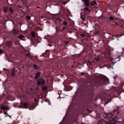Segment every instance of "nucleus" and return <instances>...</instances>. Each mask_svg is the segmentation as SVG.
<instances>
[{"instance_id": "f257e3e1", "label": "nucleus", "mask_w": 124, "mask_h": 124, "mask_svg": "<svg viewBox=\"0 0 124 124\" xmlns=\"http://www.w3.org/2000/svg\"><path fill=\"white\" fill-rule=\"evenodd\" d=\"M28 103L23 102L21 103L20 105L19 106V107L20 108L26 109L28 108Z\"/></svg>"}, {"instance_id": "f03ea898", "label": "nucleus", "mask_w": 124, "mask_h": 124, "mask_svg": "<svg viewBox=\"0 0 124 124\" xmlns=\"http://www.w3.org/2000/svg\"><path fill=\"white\" fill-rule=\"evenodd\" d=\"M37 82L38 85L40 86L43 85L45 83V81L42 78H40L38 79Z\"/></svg>"}, {"instance_id": "7ed1b4c3", "label": "nucleus", "mask_w": 124, "mask_h": 124, "mask_svg": "<svg viewBox=\"0 0 124 124\" xmlns=\"http://www.w3.org/2000/svg\"><path fill=\"white\" fill-rule=\"evenodd\" d=\"M113 112L112 113H109L106 114L105 117L107 119H108L111 118L113 116Z\"/></svg>"}, {"instance_id": "20e7f679", "label": "nucleus", "mask_w": 124, "mask_h": 124, "mask_svg": "<svg viewBox=\"0 0 124 124\" xmlns=\"http://www.w3.org/2000/svg\"><path fill=\"white\" fill-rule=\"evenodd\" d=\"M117 117L113 118L112 119L109 121V123L111 124H114L116 123L117 121L116 119Z\"/></svg>"}, {"instance_id": "39448f33", "label": "nucleus", "mask_w": 124, "mask_h": 124, "mask_svg": "<svg viewBox=\"0 0 124 124\" xmlns=\"http://www.w3.org/2000/svg\"><path fill=\"white\" fill-rule=\"evenodd\" d=\"M30 34L31 35V37L33 38L35 37V33L34 31H31L30 33Z\"/></svg>"}, {"instance_id": "423d86ee", "label": "nucleus", "mask_w": 124, "mask_h": 124, "mask_svg": "<svg viewBox=\"0 0 124 124\" xmlns=\"http://www.w3.org/2000/svg\"><path fill=\"white\" fill-rule=\"evenodd\" d=\"M84 1L85 2V5L86 6H88L89 5V3L88 0H84Z\"/></svg>"}, {"instance_id": "0eeeda50", "label": "nucleus", "mask_w": 124, "mask_h": 124, "mask_svg": "<svg viewBox=\"0 0 124 124\" xmlns=\"http://www.w3.org/2000/svg\"><path fill=\"white\" fill-rule=\"evenodd\" d=\"M105 122V121L104 120L102 119L99 121L98 124H104Z\"/></svg>"}, {"instance_id": "6e6552de", "label": "nucleus", "mask_w": 124, "mask_h": 124, "mask_svg": "<svg viewBox=\"0 0 124 124\" xmlns=\"http://www.w3.org/2000/svg\"><path fill=\"white\" fill-rule=\"evenodd\" d=\"M1 108L3 110H7L8 109V107L3 106H1Z\"/></svg>"}, {"instance_id": "1a4fd4ad", "label": "nucleus", "mask_w": 124, "mask_h": 124, "mask_svg": "<svg viewBox=\"0 0 124 124\" xmlns=\"http://www.w3.org/2000/svg\"><path fill=\"white\" fill-rule=\"evenodd\" d=\"M40 72H38L36 75L35 78L36 79L38 78L40 75Z\"/></svg>"}, {"instance_id": "9d476101", "label": "nucleus", "mask_w": 124, "mask_h": 124, "mask_svg": "<svg viewBox=\"0 0 124 124\" xmlns=\"http://www.w3.org/2000/svg\"><path fill=\"white\" fill-rule=\"evenodd\" d=\"M33 67L35 69H38L39 68V66L37 65L36 64H34L33 65Z\"/></svg>"}, {"instance_id": "9b49d317", "label": "nucleus", "mask_w": 124, "mask_h": 124, "mask_svg": "<svg viewBox=\"0 0 124 124\" xmlns=\"http://www.w3.org/2000/svg\"><path fill=\"white\" fill-rule=\"evenodd\" d=\"M97 3L95 1H93L91 3V6H93L95 5H96Z\"/></svg>"}, {"instance_id": "f8f14e48", "label": "nucleus", "mask_w": 124, "mask_h": 124, "mask_svg": "<svg viewBox=\"0 0 124 124\" xmlns=\"http://www.w3.org/2000/svg\"><path fill=\"white\" fill-rule=\"evenodd\" d=\"M3 113L5 115H6V114H7V115L6 116H5V117H7L8 116L10 118H11V116H10L9 115H8L7 114V112H5V111H4Z\"/></svg>"}, {"instance_id": "ddd939ff", "label": "nucleus", "mask_w": 124, "mask_h": 124, "mask_svg": "<svg viewBox=\"0 0 124 124\" xmlns=\"http://www.w3.org/2000/svg\"><path fill=\"white\" fill-rule=\"evenodd\" d=\"M8 9V8L7 7H5L4 8V11L5 12H7Z\"/></svg>"}, {"instance_id": "4468645a", "label": "nucleus", "mask_w": 124, "mask_h": 124, "mask_svg": "<svg viewBox=\"0 0 124 124\" xmlns=\"http://www.w3.org/2000/svg\"><path fill=\"white\" fill-rule=\"evenodd\" d=\"M47 89V87L46 86H44L42 88V89L43 91H45Z\"/></svg>"}, {"instance_id": "2eb2a0df", "label": "nucleus", "mask_w": 124, "mask_h": 124, "mask_svg": "<svg viewBox=\"0 0 124 124\" xmlns=\"http://www.w3.org/2000/svg\"><path fill=\"white\" fill-rule=\"evenodd\" d=\"M64 25H67L68 24V23H67L66 21H64L62 23Z\"/></svg>"}, {"instance_id": "dca6fc26", "label": "nucleus", "mask_w": 124, "mask_h": 124, "mask_svg": "<svg viewBox=\"0 0 124 124\" xmlns=\"http://www.w3.org/2000/svg\"><path fill=\"white\" fill-rule=\"evenodd\" d=\"M14 75V70H12L11 72V75L12 76H13Z\"/></svg>"}, {"instance_id": "f3484780", "label": "nucleus", "mask_w": 124, "mask_h": 124, "mask_svg": "<svg viewBox=\"0 0 124 124\" xmlns=\"http://www.w3.org/2000/svg\"><path fill=\"white\" fill-rule=\"evenodd\" d=\"M23 37V35L22 34L20 35V36H18V38H19L20 39H22V38Z\"/></svg>"}, {"instance_id": "a211bd4d", "label": "nucleus", "mask_w": 124, "mask_h": 124, "mask_svg": "<svg viewBox=\"0 0 124 124\" xmlns=\"http://www.w3.org/2000/svg\"><path fill=\"white\" fill-rule=\"evenodd\" d=\"M26 18L28 20L30 19V17L29 16H26Z\"/></svg>"}, {"instance_id": "6ab92c4d", "label": "nucleus", "mask_w": 124, "mask_h": 124, "mask_svg": "<svg viewBox=\"0 0 124 124\" xmlns=\"http://www.w3.org/2000/svg\"><path fill=\"white\" fill-rule=\"evenodd\" d=\"M109 19L111 20H112L114 19V18L113 16H110L109 17Z\"/></svg>"}, {"instance_id": "aec40b11", "label": "nucleus", "mask_w": 124, "mask_h": 124, "mask_svg": "<svg viewBox=\"0 0 124 124\" xmlns=\"http://www.w3.org/2000/svg\"><path fill=\"white\" fill-rule=\"evenodd\" d=\"M8 10L9 11H10L11 13H12L13 11L12 9L11 8H9Z\"/></svg>"}, {"instance_id": "412c9836", "label": "nucleus", "mask_w": 124, "mask_h": 124, "mask_svg": "<svg viewBox=\"0 0 124 124\" xmlns=\"http://www.w3.org/2000/svg\"><path fill=\"white\" fill-rule=\"evenodd\" d=\"M122 35H121V36L118 35V36H115V37L117 39H118V38H120L121 37V36H122Z\"/></svg>"}, {"instance_id": "4be33fe9", "label": "nucleus", "mask_w": 124, "mask_h": 124, "mask_svg": "<svg viewBox=\"0 0 124 124\" xmlns=\"http://www.w3.org/2000/svg\"><path fill=\"white\" fill-rule=\"evenodd\" d=\"M84 9L85 10H86L87 11L89 12V9H88V8H87V7L85 8H84Z\"/></svg>"}, {"instance_id": "5701e85b", "label": "nucleus", "mask_w": 124, "mask_h": 124, "mask_svg": "<svg viewBox=\"0 0 124 124\" xmlns=\"http://www.w3.org/2000/svg\"><path fill=\"white\" fill-rule=\"evenodd\" d=\"M13 32L14 34H16L17 33V32L16 31V30H14L13 31Z\"/></svg>"}, {"instance_id": "b1692460", "label": "nucleus", "mask_w": 124, "mask_h": 124, "mask_svg": "<svg viewBox=\"0 0 124 124\" xmlns=\"http://www.w3.org/2000/svg\"><path fill=\"white\" fill-rule=\"evenodd\" d=\"M116 39V38H115V36H113L112 38V40H113L114 39Z\"/></svg>"}, {"instance_id": "393cba45", "label": "nucleus", "mask_w": 124, "mask_h": 124, "mask_svg": "<svg viewBox=\"0 0 124 124\" xmlns=\"http://www.w3.org/2000/svg\"><path fill=\"white\" fill-rule=\"evenodd\" d=\"M3 53V51L0 49V54H2Z\"/></svg>"}, {"instance_id": "a878e982", "label": "nucleus", "mask_w": 124, "mask_h": 124, "mask_svg": "<svg viewBox=\"0 0 124 124\" xmlns=\"http://www.w3.org/2000/svg\"><path fill=\"white\" fill-rule=\"evenodd\" d=\"M67 1H65L63 2H62V3L64 4H65L67 3Z\"/></svg>"}, {"instance_id": "bb28decb", "label": "nucleus", "mask_w": 124, "mask_h": 124, "mask_svg": "<svg viewBox=\"0 0 124 124\" xmlns=\"http://www.w3.org/2000/svg\"><path fill=\"white\" fill-rule=\"evenodd\" d=\"M8 43L9 44V45L8 46H10L11 45V42H9Z\"/></svg>"}, {"instance_id": "cd10ccee", "label": "nucleus", "mask_w": 124, "mask_h": 124, "mask_svg": "<svg viewBox=\"0 0 124 124\" xmlns=\"http://www.w3.org/2000/svg\"><path fill=\"white\" fill-rule=\"evenodd\" d=\"M81 16V19H83V20H84V18L83 17V16Z\"/></svg>"}, {"instance_id": "c85d7f7f", "label": "nucleus", "mask_w": 124, "mask_h": 124, "mask_svg": "<svg viewBox=\"0 0 124 124\" xmlns=\"http://www.w3.org/2000/svg\"><path fill=\"white\" fill-rule=\"evenodd\" d=\"M95 60L96 61H99V59L98 58H97V59H95Z\"/></svg>"}, {"instance_id": "c756f323", "label": "nucleus", "mask_w": 124, "mask_h": 124, "mask_svg": "<svg viewBox=\"0 0 124 124\" xmlns=\"http://www.w3.org/2000/svg\"><path fill=\"white\" fill-rule=\"evenodd\" d=\"M2 111L1 110H0V114L2 113Z\"/></svg>"}, {"instance_id": "7c9ffc66", "label": "nucleus", "mask_w": 124, "mask_h": 124, "mask_svg": "<svg viewBox=\"0 0 124 124\" xmlns=\"http://www.w3.org/2000/svg\"><path fill=\"white\" fill-rule=\"evenodd\" d=\"M37 42H38L39 43H40V41L38 40H37Z\"/></svg>"}, {"instance_id": "2f4dec72", "label": "nucleus", "mask_w": 124, "mask_h": 124, "mask_svg": "<svg viewBox=\"0 0 124 124\" xmlns=\"http://www.w3.org/2000/svg\"><path fill=\"white\" fill-rule=\"evenodd\" d=\"M35 57L37 59V56H35Z\"/></svg>"}, {"instance_id": "473e14b6", "label": "nucleus", "mask_w": 124, "mask_h": 124, "mask_svg": "<svg viewBox=\"0 0 124 124\" xmlns=\"http://www.w3.org/2000/svg\"><path fill=\"white\" fill-rule=\"evenodd\" d=\"M10 0L11 1V2H12L13 0Z\"/></svg>"}, {"instance_id": "72a5a7b5", "label": "nucleus", "mask_w": 124, "mask_h": 124, "mask_svg": "<svg viewBox=\"0 0 124 124\" xmlns=\"http://www.w3.org/2000/svg\"><path fill=\"white\" fill-rule=\"evenodd\" d=\"M9 109H10V108H9L8 107V110H9Z\"/></svg>"}, {"instance_id": "f704fd0d", "label": "nucleus", "mask_w": 124, "mask_h": 124, "mask_svg": "<svg viewBox=\"0 0 124 124\" xmlns=\"http://www.w3.org/2000/svg\"><path fill=\"white\" fill-rule=\"evenodd\" d=\"M87 111H89V109H87Z\"/></svg>"}, {"instance_id": "c9c22d12", "label": "nucleus", "mask_w": 124, "mask_h": 124, "mask_svg": "<svg viewBox=\"0 0 124 124\" xmlns=\"http://www.w3.org/2000/svg\"><path fill=\"white\" fill-rule=\"evenodd\" d=\"M65 28V27H63V29H64Z\"/></svg>"}, {"instance_id": "e433bc0d", "label": "nucleus", "mask_w": 124, "mask_h": 124, "mask_svg": "<svg viewBox=\"0 0 124 124\" xmlns=\"http://www.w3.org/2000/svg\"><path fill=\"white\" fill-rule=\"evenodd\" d=\"M30 109H32L31 108H30Z\"/></svg>"}, {"instance_id": "4c0bfd02", "label": "nucleus", "mask_w": 124, "mask_h": 124, "mask_svg": "<svg viewBox=\"0 0 124 124\" xmlns=\"http://www.w3.org/2000/svg\"><path fill=\"white\" fill-rule=\"evenodd\" d=\"M116 23L117 24V22H116Z\"/></svg>"}, {"instance_id": "58836bf2", "label": "nucleus", "mask_w": 124, "mask_h": 124, "mask_svg": "<svg viewBox=\"0 0 124 124\" xmlns=\"http://www.w3.org/2000/svg\"><path fill=\"white\" fill-rule=\"evenodd\" d=\"M32 89H32V88H31V90H32Z\"/></svg>"}, {"instance_id": "ea45409f", "label": "nucleus", "mask_w": 124, "mask_h": 124, "mask_svg": "<svg viewBox=\"0 0 124 124\" xmlns=\"http://www.w3.org/2000/svg\"><path fill=\"white\" fill-rule=\"evenodd\" d=\"M5 115V116L6 115H7V114H6V115Z\"/></svg>"}]
</instances>
